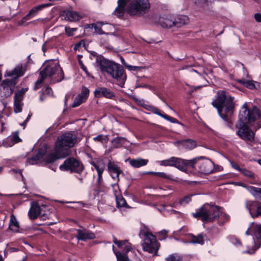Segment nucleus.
Returning <instances> with one entry per match:
<instances>
[{"label":"nucleus","mask_w":261,"mask_h":261,"mask_svg":"<svg viewBox=\"0 0 261 261\" xmlns=\"http://www.w3.org/2000/svg\"><path fill=\"white\" fill-rule=\"evenodd\" d=\"M234 98L232 96L226 97L225 91H217L215 98L212 102V105L217 110L218 114L225 121L229 122L235 109Z\"/></svg>","instance_id":"nucleus-1"},{"label":"nucleus","mask_w":261,"mask_h":261,"mask_svg":"<svg viewBox=\"0 0 261 261\" xmlns=\"http://www.w3.org/2000/svg\"><path fill=\"white\" fill-rule=\"evenodd\" d=\"M98 66L103 73H107L116 80V83L120 87L124 85L126 76L124 74L123 67L119 64L110 61L103 58L96 59Z\"/></svg>","instance_id":"nucleus-2"},{"label":"nucleus","mask_w":261,"mask_h":261,"mask_svg":"<svg viewBox=\"0 0 261 261\" xmlns=\"http://www.w3.org/2000/svg\"><path fill=\"white\" fill-rule=\"evenodd\" d=\"M261 120V111L257 106H253L249 109L247 102L244 103L240 111L237 123L253 126L255 129L260 127L259 122Z\"/></svg>","instance_id":"nucleus-3"},{"label":"nucleus","mask_w":261,"mask_h":261,"mask_svg":"<svg viewBox=\"0 0 261 261\" xmlns=\"http://www.w3.org/2000/svg\"><path fill=\"white\" fill-rule=\"evenodd\" d=\"M53 76H55L52 79L53 83L60 82L64 79L63 70L58 63L47 65L39 72V78L35 82L34 89L36 90L39 89L47 77H51Z\"/></svg>","instance_id":"nucleus-4"},{"label":"nucleus","mask_w":261,"mask_h":261,"mask_svg":"<svg viewBox=\"0 0 261 261\" xmlns=\"http://www.w3.org/2000/svg\"><path fill=\"white\" fill-rule=\"evenodd\" d=\"M77 142V136L71 132H66L58 137L55 143L54 150L61 157H67L70 154V148Z\"/></svg>","instance_id":"nucleus-5"},{"label":"nucleus","mask_w":261,"mask_h":261,"mask_svg":"<svg viewBox=\"0 0 261 261\" xmlns=\"http://www.w3.org/2000/svg\"><path fill=\"white\" fill-rule=\"evenodd\" d=\"M138 235L139 238L143 240L142 244L143 250L152 254L153 256H157L160 244L158 242L156 236L151 232L144 229H141Z\"/></svg>","instance_id":"nucleus-6"},{"label":"nucleus","mask_w":261,"mask_h":261,"mask_svg":"<svg viewBox=\"0 0 261 261\" xmlns=\"http://www.w3.org/2000/svg\"><path fill=\"white\" fill-rule=\"evenodd\" d=\"M221 214L218 206L204 204L197 209L192 215L194 218H200L203 222H213L218 218Z\"/></svg>","instance_id":"nucleus-7"},{"label":"nucleus","mask_w":261,"mask_h":261,"mask_svg":"<svg viewBox=\"0 0 261 261\" xmlns=\"http://www.w3.org/2000/svg\"><path fill=\"white\" fill-rule=\"evenodd\" d=\"M188 22L189 18L186 15H168L159 20V24L163 28H179Z\"/></svg>","instance_id":"nucleus-8"},{"label":"nucleus","mask_w":261,"mask_h":261,"mask_svg":"<svg viewBox=\"0 0 261 261\" xmlns=\"http://www.w3.org/2000/svg\"><path fill=\"white\" fill-rule=\"evenodd\" d=\"M149 8L148 0H134L127 6L126 12L131 16L140 17L148 12Z\"/></svg>","instance_id":"nucleus-9"},{"label":"nucleus","mask_w":261,"mask_h":261,"mask_svg":"<svg viewBox=\"0 0 261 261\" xmlns=\"http://www.w3.org/2000/svg\"><path fill=\"white\" fill-rule=\"evenodd\" d=\"M59 169L61 171H69L71 173L80 174L84 170L85 167L81 161L74 157H69L64 161L63 164L60 166Z\"/></svg>","instance_id":"nucleus-10"},{"label":"nucleus","mask_w":261,"mask_h":261,"mask_svg":"<svg viewBox=\"0 0 261 261\" xmlns=\"http://www.w3.org/2000/svg\"><path fill=\"white\" fill-rule=\"evenodd\" d=\"M196 159L190 160H183L176 157H171L170 158L159 161V164L163 166H173L181 171H186L189 166H192L193 162Z\"/></svg>","instance_id":"nucleus-11"},{"label":"nucleus","mask_w":261,"mask_h":261,"mask_svg":"<svg viewBox=\"0 0 261 261\" xmlns=\"http://www.w3.org/2000/svg\"><path fill=\"white\" fill-rule=\"evenodd\" d=\"M196 159L193 162L192 166L189 167L195 168L199 170V171L205 174H208L213 173L214 171V164L213 162L203 156L194 158Z\"/></svg>","instance_id":"nucleus-12"},{"label":"nucleus","mask_w":261,"mask_h":261,"mask_svg":"<svg viewBox=\"0 0 261 261\" xmlns=\"http://www.w3.org/2000/svg\"><path fill=\"white\" fill-rule=\"evenodd\" d=\"M236 127L238 129L236 134L242 140L247 142L252 143L254 141L255 133L250 128V125L236 123Z\"/></svg>","instance_id":"nucleus-13"},{"label":"nucleus","mask_w":261,"mask_h":261,"mask_svg":"<svg viewBox=\"0 0 261 261\" xmlns=\"http://www.w3.org/2000/svg\"><path fill=\"white\" fill-rule=\"evenodd\" d=\"M17 83L15 79H7L2 81L0 85V96L5 99L11 95Z\"/></svg>","instance_id":"nucleus-14"},{"label":"nucleus","mask_w":261,"mask_h":261,"mask_svg":"<svg viewBox=\"0 0 261 261\" xmlns=\"http://www.w3.org/2000/svg\"><path fill=\"white\" fill-rule=\"evenodd\" d=\"M28 88H21L15 93L14 97V112L15 113H20L22 111L23 103L22 100L25 93L27 91Z\"/></svg>","instance_id":"nucleus-15"},{"label":"nucleus","mask_w":261,"mask_h":261,"mask_svg":"<svg viewBox=\"0 0 261 261\" xmlns=\"http://www.w3.org/2000/svg\"><path fill=\"white\" fill-rule=\"evenodd\" d=\"M245 207L248 210L252 218H257L261 216V202L252 200H246Z\"/></svg>","instance_id":"nucleus-16"},{"label":"nucleus","mask_w":261,"mask_h":261,"mask_svg":"<svg viewBox=\"0 0 261 261\" xmlns=\"http://www.w3.org/2000/svg\"><path fill=\"white\" fill-rule=\"evenodd\" d=\"M95 97L97 98L105 97L112 100H116V96L114 91L105 87H97L94 91Z\"/></svg>","instance_id":"nucleus-17"},{"label":"nucleus","mask_w":261,"mask_h":261,"mask_svg":"<svg viewBox=\"0 0 261 261\" xmlns=\"http://www.w3.org/2000/svg\"><path fill=\"white\" fill-rule=\"evenodd\" d=\"M102 27H103V29L107 31H112L114 28L111 24H104L101 22H97L96 23L86 24L85 29L86 30L91 29V32H93V33H105L102 28ZM87 31H89V30H87Z\"/></svg>","instance_id":"nucleus-18"},{"label":"nucleus","mask_w":261,"mask_h":261,"mask_svg":"<svg viewBox=\"0 0 261 261\" xmlns=\"http://www.w3.org/2000/svg\"><path fill=\"white\" fill-rule=\"evenodd\" d=\"M52 4L50 3L44 4L39 6H37L35 7L32 8L29 13H28L22 19L19 21L18 24L19 25H24V22L25 21L30 19L32 17L35 16L39 11L41 10L44 8L48 7L49 6H51Z\"/></svg>","instance_id":"nucleus-19"},{"label":"nucleus","mask_w":261,"mask_h":261,"mask_svg":"<svg viewBox=\"0 0 261 261\" xmlns=\"http://www.w3.org/2000/svg\"><path fill=\"white\" fill-rule=\"evenodd\" d=\"M114 248V246H113V250L116 256L117 261H131L127 255V253L132 249L130 244L126 245L124 246L122 252L115 250ZM138 261L143 260L140 258H139Z\"/></svg>","instance_id":"nucleus-20"},{"label":"nucleus","mask_w":261,"mask_h":261,"mask_svg":"<svg viewBox=\"0 0 261 261\" xmlns=\"http://www.w3.org/2000/svg\"><path fill=\"white\" fill-rule=\"evenodd\" d=\"M26 70L24 68L22 64L17 65L13 70L6 71L5 73V76L13 77L11 79H15V82H17V79L23 76Z\"/></svg>","instance_id":"nucleus-21"},{"label":"nucleus","mask_w":261,"mask_h":261,"mask_svg":"<svg viewBox=\"0 0 261 261\" xmlns=\"http://www.w3.org/2000/svg\"><path fill=\"white\" fill-rule=\"evenodd\" d=\"M108 170L112 178L117 181H119V175L123 173L122 171L114 162H109L108 164Z\"/></svg>","instance_id":"nucleus-22"},{"label":"nucleus","mask_w":261,"mask_h":261,"mask_svg":"<svg viewBox=\"0 0 261 261\" xmlns=\"http://www.w3.org/2000/svg\"><path fill=\"white\" fill-rule=\"evenodd\" d=\"M76 238L78 240L85 241L87 240H92L95 238V234L86 229L83 230L76 229Z\"/></svg>","instance_id":"nucleus-23"},{"label":"nucleus","mask_w":261,"mask_h":261,"mask_svg":"<svg viewBox=\"0 0 261 261\" xmlns=\"http://www.w3.org/2000/svg\"><path fill=\"white\" fill-rule=\"evenodd\" d=\"M41 214V208L36 202H31V207L28 212V216L31 220H35Z\"/></svg>","instance_id":"nucleus-24"},{"label":"nucleus","mask_w":261,"mask_h":261,"mask_svg":"<svg viewBox=\"0 0 261 261\" xmlns=\"http://www.w3.org/2000/svg\"><path fill=\"white\" fill-rule=\"evenodd\" d=\"M129 1L130 0H118L117 2L118 6L114 13L118 17L123 16L125 12L126 11V6Z\"/></svg>","instance_id":"nucleus-25"},{"label":"nucleus","mask_w":261,"mask_h":261,"mask_svg":"<svg viewBox=\"0 0 261 261\" xmlns=\"http://www.w3.org/2000/svg\"><path fill=\"white\" fill-rule=\"evenodd\" d=\"M91 164L96 169L97 174H102L105 169L106 165L102 159H97L91 162Z\"/></svg>","instance_id":"nucleus-26"},{"label":"nucleus","mask_w":261,"mask_h":261,"mask_svg":"<svg viewBox=\"0 0 261 261\" xmlns=\"http://www.w3.org/2000/svg\"><path fill=\"white\" fill-rule=\"evenodd\" d=\"M129 165L134 168H140L144 166L148 163V160L142 158H137L136 159H128Z\"/></svg>","instance_id":"nucleus-27"},{"label":"nucleus","mask_w":261,"mask_h":261,"mask_svg":"<svg viewBox=\"0 0 261 261\" xmlns=\"http://www.w3.org/2000/svg\"><path fill=\"white\" fill-rule=\"evenodd\" d=\"M242 186L247 190L250 194L256 199L261 200V188L253 186H247L243 184Z\"/></svg>","instance_id":"nucleus-28"},{"label":"nucleus","mask_w":261,"mask_h":261,"mask_svg":"<svg viewBox=\"0 0 261 261\" xmlns=\"http://www.w3.org/2000/svg\"><path fill=\"white\" fill-rule=\"evenodd\" d=\"M10 141V143L8 144L9 146H11L14 144L20 142L22 141V140L19 137V132L18 131H16L13 133L8 138H7V140L3 142L4 145H6V143L7 142Z\"/></svg>","instance_id":"nucleus-29"},{"label":"nucleus","mask_w":261,"mask_h":261,"mask_svg":"<svg viewBox=\"0 0 261 261\" xmlns=\"http://www.w3.org/2000/svg\"><path fill=\"white\" fill-rule=\"evenodd\" d=\"M45 153V150L44 149H39L34 155L27 159V162L31 165L35 164L38 161L43 158Z\"/></svg>","instance_id":"nucleus-30"},{"label":"nucleus","mask_w":261,"mask_h":261,"mask_svg":"<svg viewBox=\"0 0 261 261\" xmlns=\"http://www.w3.org/2000/svg\"><path fill=\"white\" fill-rule=\"evenodd\" d=\"M151 112L161 116V117L164 118L166 120L169 121L170 122H171L172 123H179L178 121L176 119H175L173 117H170L166 114L162 113L161 112V111L158 108H157L156 107H153Z\"/></svg>","instance_id":"nucleus-31"},{"label":"nucleus","mask_w":261,"mask_h":261,"mask_svg":"<svg viewBox=\"0 0 261 261\" xmlns=\"http://www.w3.org/2000/svg\"><path fill=\"white\" fill-rule=\"evenodd\" d=\"M213 0H195V4L202 10H207L210 9Z\"/></svg>","instance_id":"nucleus-32"},{"label":"nucleus","mask_w":261,"mask_h":261,"mask_svg":"<svg viewBox=\"0 0 261 261\" xmlns=\"http://www.w3.org/2000/svg\"><path fill=\"white\" fill-rule=\"evenodd\" d=\"M65 18L70 21H76L79 20L81 17L76 12L73 11H67L64 12Z\"/></svg>","instance_id":"nucleus-33"},{"label":"nucleus","mask_w":261,"mask_h":261,"mask_svg":"<svg viewBox=\"0 0 261 261\" xmlns=\"http://www.w3.org/2000/svg\"><path fill=\"white\" fill-rule=\"evenodd\" d=\"M54 152L50 153L46 155V156L45 157L44 160L46 163H52L60 159H63L65 158L61 157L62 155H60L57 153L54 149Z\"/></svg>","instance_id":"nucleus-34"},{"label":"nucleus","mask_w":261,"mask_h":261,"mask_svg":"<svg viewBox=\"0 0 261 261\" xmlns=\"http://www.w3.org/2000/svg\"><path fill=\"white\" fill-rule=\"evenodd\" d=\"M19 223L17 221L15 216L12 214L10 216V220L9 222V229L14 232H18L19 231Z\"/></svg>","instance_id":"nucleus-35"},{"label":"nucleus","mask_w":261,"mask_h":261,"mask_svg":"<svg viewBox=\"0 0 261 261\" xmlns=\"http://www.w3.org/2000/svg\"><path fill=\"white\" fill-rule=\"evenodd\" d=\"M182 146L188 150H191L195 148L197 146L196 142L191 139H186L180 142Z\"/></svg>","instance_id":"nucleus-36"},{"label":"nucleus","mask_w":261,"mask_h":261,"mask_svg":"<svg viewBox=\"0 0 261 261\" xmlns=\"http://www.w3.org/2000/svg\"><path fill=\"white\" fill-rule=\"evenodd\" d=\"M127 142L126 138L124 137H117L114 138L111 142L114 148H117L122 147Z\"/></svg>","instance_id":"nucleus-37"},{"label":"nucleus","mask_w":261,"mask_h":261,"mask_svg":"<svg viewBox=\"0 0 261 261\" xmlns=\"http://www.w3.org/2000/svg\"><path fill=\"white\" fill-rule=\"evenodd\" d=\"M191 238L189 242L192 244H199L203 245L204 243L203 235L202 233H199L197 236H194L193 234H190Z\"/></svg>","instance_id":"nucleus-38"},{"label":"nucleus","mask_w":261,"mask_h":261,"mask_svg":"<svg viewBox=\"0 0 261 261\" xmlns=\"http://www.w3.org/2000/svg\"><path fill=\"white\" fill-rule=\"evenodd\" d=\"M165 260L166 261H182V256L176 253H172L166 257Z\"/></svg>","instance_id":"nucleus-39"},{"label":"nucleus","mask_w":261,"mask_h":261,"mask_svg":"<svg viewBox=\"0 0 261 261\" xmlns=\"http://www.w3.org/2000/svg\"><path fill=\"white\" fill-rule=\"evenodd\" d=\"M84 98L81 97L80 95H77L74 99V101L72 104V108H75L79 106L82 103L84 102L86 100L84 99Z\"/></svg>","instance_id":"nucleus-40"},{"label":"nucleus","mask_w":261,"mask_h":261,"mask_svg":"<svg viewBox=\"0 0 261 261\" xmlns=\"http://www.w3.org/2000/svg\"><path fill=\"white\" fill-rule=\"evenodd\" d=\"M239 82H240V83L242 84V85L245 86L246 87H247L250 89H253L255 88V84L252 81L240 80Z\"/></svg>","instance_id":"nucleus-41"},{"label":"nucleus","mask_w":261,"mask_h":261,"mask_svg":"<svg viewBox=\"0 0 261 261\" xmlns=\"http://www.w3.org/2000/svg\"><path fill=\"white\" fill-rule=\"evenodd\" d=\"M116 202L118 207H125L127 205V203L125 199L120 196H116Z\"/></svg>","instance_id":"nucleus-42"},{"label":"nucleus","mask_w":261,"mask_h":261,"mask_svg":"<svg viewBox=\"0 0 261 261\" xmlns=\"http://www.w3.org/2000/svg\"><path fill=\"white\" fill-rule=\"evenodd\" d=\"M41 91H42L43 94H46L48 96L54 97V92L52 90V89L49 87L48 86H46L44 87L42 90Z\"/></svg>","instance_id":"nucleus-43"},{"label":"nucleus","mask_w":261,"mask_h":261,"mask_svg":"<svg viewBox=\"0 0 261 261\" xmlns=\"http://www.w3.org/2000/svg\"><path fill=\"white\" fill-rule=\"evenodd\" d=\"M242 173L244 176L248 177L250 178H254V174L251 171H250L246 168H242V170L240 172Z\"/></svg>","instance_id":"nucleus-44"},{"label":"nucleus","mask_w":261,"mask_h":261,"mask_svg":"<svg viewBox=\"0 0 261 261\" xmlns=\"http://www.w3.org/2000/svg\"><path fill=\"white\" fill-rule=\"evenodd\" d=\"M113 243L115 244L118 247L121 248L123 246L125 245L127 242V240L118 241L115 237H113Z\"/></svg>","instance_id":"nucleus-45"},{"label":"nucleus","mask_w":261,"mask_h":261,"mask_svg":"<svg viewBox=\"0 0 261 261\" xmlns=\"http://www.w3.org/2000/svg\"><path fill=\"white\" fill-rule=\"evenodd\" d=\"M93 140L95 141H97V142L102 143L103 141H106L107 142L108 140V136H107V135L104 136L103 135H99L97 136H96V137H94L93 138Z\"/></svg>","instance_id":"nucleus-46"},{"label":"nucleus","mask_w":261,"mask_h":261,"mask_svg":"<svg viewBox=\"0 0 261 261\" xmlns=\"http://www.w3.org/2000/svg\"><path fill=\"white\" fill-rule=\"evenodd\" d=\"M89 93V90L87 88H85L83 89V90L81 92V93L79 94L78 95H80L81 97L84 98H83L84 99L86 100L88 96Z\"/></svg>","instance_id":"nucleus-47"},{"label":"nucleus","mask_w":261,"mask_h":261,"mask_svg":"<svg viewBox=\"0 0 261 261\" xmlns=\"http://www.w3.org/2000/svg\"><path fill=\"white\" fill-rule=\"evenodd\" d=\"M154 175L158 176L160 178L166 179H171V176L169 175L166 174L164 172H156L154 173Z\"/></svg>","instance_id":"nucleus-48"},{"label":"nucleus","mask_w":261,"mask_h":261,"mask_svg":"<svg viewBox=\"0 0 261 261\" xmlns=\"http://www.w3.org/2000/svg\"><path fill=\"white\" fill-rule=\"evenodd\" d=\"M143 39L148 43H158L162 41L161 39L153 38H148L147 39Z\"/></svg>","instance_id":"nucleus-49"},{"label":"nucleus","mask_w":261,"mask_h":261,"mask_svg":"<svg viewBox=\"0 0 261 261\" xmlns=\"http://www.w3.org/2000/svg\"><path fill=\"white\" fill-rule=\"evenodd\" d=\"M81 46H84L85 47H86V45H85V40H81L80 41H79L77 43H76L74 45V49L75 50H79L80 47Z\"/></svg>","instance_id":"nucleus-50"},{"label":"nucleus","mask_w":261,"mask_h":261,"mask_svg":"<svg viewBox=\"0 0 261 261\" xmlns=\"http://www.w3.org/2000/svg\"><path fill=\"white\" fill-rule=\"evenodd\" d=\"M129 39L128 38H127V39H125V38L123 37H121L120 38L125 43H127V44H129V43H130L132 42H133L134 41V39H133V37H134V35L133 34H129Z\"/></svg>","instance_id":"nucleus-51"},{"label":"nucleus","mask_w":261,"mask_h":261,"mask_svg":"<svg viewBox=\"0 0 261 261\" xmlns=\"http://www.w3.org/2000/svg\"><path fill=\"white\" fill-rule=\"evenodd\" d=\"M121 62L122 63V64L126 67L127 68V69H128L129 70H134L135 69V68H136V67L135 66H132L131 65H127L126 63H125V61L124 60V59L121 57Z\"/></svg>","instance_id":"nucleus-52"},{"label":"nucleus","mask_w":261,"mask_h":261,"mask_svg":"<svg viewBox=\"0 0 261 261\" xmlns=\"http://www.w3.org/2000/svg\"><path fill=\"white\" fill-rule=\"evenodd\" d=\"M230 164H231V167L237 170V171H239V172H241V171L242 170V168H241L236 163H234L233 162H230Z\"/></svg>","instance_id":"nucleus-53"},{"label":"nucleus","mask_w":261,"mask_h":261,"mask_svg":"<svg viewBox=\"0 0 261 261\" xmlns=\"http://www.w3.org/2000/svg\"><path fill=\"white\" fill-rule=\"evenodd\" d=\"M3 116L0 115V133L2 132L4 129V125L5 122L3 120Z\"/></svg>","instance_id":"nucleus-54"},{"label":"nucleus","mask_w":261,"mask_h":261,"mask_svg":"<svg viewBox=\"0 0 261 261\" xmlns=\"http://www.w3.org/2000/svg\"><path fill=\"white\" fill-rule=\"evenodd\" d=\"M106 35V38H100V43L103 45H107L108 44V40H107V35L109 34H105Z\"/></svg>","instance_id":"nucleus-55"},{"label":"nucleus","mask_w":261,"mask_h":261,"mask_svg":"<svg viewBox=\"0 0 261 261\" xmlns=\"http://www.w3.org/2000/svg\"><path fill=\"white\" fill-rule=\"evenodd\" d=\"M254 18L257 22H261V14L259 13H256L254 14Z\"/></svg>","instance_id":"nucleus-56"},{"label":"nucleus","mask_w":261,"mask_h":261,"mask_svg":"<svg viewBox=\"0 0 261 261\" xmlns=\"http://www.w3.org/2000/svg\"><path fill=\"white\" fill-rule=\"evenodd\" d=\"M10 172H12L14 174L18 173H19L20 174L21 177L23 178V175H22V170L21 169L17 170V169H12L10 170Z\"/></svg>","instance_id":"nucleus-57"},{"label":"nucleus","mask_w":261,"mask_h":261,"mask_svg":"<svg viewBox=\"0 0 261 261\" xmlns=\"http://www.w3.org/2000/svg\"><path fill=\"white\" fill-rule=\"evenodd\" d=\"M255 232L261 239V225L256 227Z\"/></svg>","instance_id":"nucleus-58"},{"label":"nucleus","mask_w":261,"mask_h":261,"mask_svg":"<svg viewBox=\"0 0 261 261\" xmlns=\"http://www.w3.org/2000/svg\"><path fill=\"white\" fill-rule=\"evenodd\" d=\"M191 201V196H186L184 197L182 201L186 203H188Z\"/></svg>","instance_id":"nucleus-59"},{"label":"nucleus","mask_w":261,"mask_h":261,"mask_svg":"<svg viewBox=\"0 0 261 261\" xmlns=\"http://www.w3.org/2000/svg\"><path fill=\"white\" fill-rule=\"evenodd\" d=\"M233 243L236 245H242L241 241L237 238L234 239V241L233 242Z\"/></svg>","instance_id":"nucleus-60"},{"label":"nucleus","mask_w":261,"mask_h":261,"mask_svg":"<svg viewBox=\"0 0 261 261\" xmlns=\"http://www.w3.org/2000/svg\"><path fill=\"white\" fill-rule=\"evenodd\" d=\"M255 251H256V249H254V248L253 247L251 249L247 250L246 251V252L248 253V254H252L254 253L255 252Z\"/></svg>","instance_id":"nucleus-61"},{"label":"nucleus","mask_w":261,"mask_h":261,"mask_svg":"<svg viewBox=\"0 0 261 261\" xmlns=\"http://www.w3.org/2000/svg\"><path fill=\"white\" fill-rule=\"evenodd\" d=\"M153 106H149V105H146L144 108L146 110H148V111H152V110L153 109Z\"/></svg>","instance_id":"nucleus-62"},{"label":"nucleus","mask_w":261,"mask_h":261,"mask_svg":"<svg viewBox=\"0 0 261 261\" xmlns=\"http://www.w3.org/2000/svg\"><path fill=\"white\" fill-rule=\"evenodd\" d=\"M102 174H97L98 177H97V181L98 184H100L101 182V180H102Z\"/></svg>","instance_id":"nucleus-63"},{"label":"nucleus","mask_w":261,"mask_h":261,"mask_svg":"<svg viewBox=\"0 0 261 261\" xmlns=\"http://www.w3.org/2000/svg\"><path fill=\"white\" fill-rule=\"evenodd\" d=\"M40 92V100L41 101H43L45 99V97H44L45 94H43L42 91H41Z\"/></svg>","instance_id":"nucleus-64"}]
</instances>
